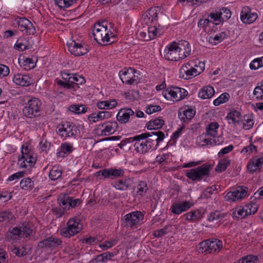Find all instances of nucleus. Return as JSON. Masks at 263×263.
<instances>
[{"label": "nucleus", "instance_id": "f257e3e1", "mask_svg": "<svg viewBox=\"0 0 263 263\" xmlns=\"http://www.w3.org/2000/svg\"><path fill=\"white\" fill-rule=\"evenodd\" d=\"M92 34L98 43L104 45H110L117 39V35L108 29L106 21L96 23L93 27Z\"/></svg>", "mask_w": 263, "mask_h": 263}, {"label": "nucleus", "instance_id": "f03ea898", "mask_svg": "<svg viewBox=\"0 0 263 263\" xmlns=\"http://www.w3.org/2000/svg\"><path fill=\"white\" fill-rule=\"evenodd\" d=\"M212 166L211 164H203L197 167L186 171V177L195 182L206 181V178L210 176Z\"/></svg>", "mask_w": 263, "mask_h": 263}, {"label": "nucleus", "instance_id": "7ed1b4c3", "mask_svg": "<svg viewBox=\"0 0 263 263\" xmlns=\"http://www.w3.org/2000/svg\"><path fill=\"white\" fill-rule=\"evenodd\" d=\"M42 110V102L40 100L32 97L25 104L23 114L28 119H35L41 116Z\"/></svg>", "mask_w": 263, "mask_h": 263}, {"label": "nucleus", "instance_id": "20e7f679", "mask_svg": "<svg viewBox=\"0 0 263 263\" xmlns=\"http://www.w3.org/2000/svg\"><path fill=\"white\" fill-rule=\"evenodd\" d=\"M57 133L65 139L68 137L77 138L80 134L79 126L70 122L60 124L57 127Z\"/></svg>", "mask_w": 263, "mask_h": 263}, {"label": "nucleus", "instance_id": "39448f33", "mask_svg": "<svg viewBox=\"0 0 263 263\" xmlns=\"http://www.w3.org/2000/svg\"><path fill=\"white\" fill-rule=\"evenodd\" d=\"M83 229L80 220L77 217L70 218L67 223V226L60 231L61 235L70 238L79 233Z\"/></svg>", "mask_w": 263, "mask_h": 263}, {"label": "nucleus", "instance_id": "423d86ee", "mask_svg": "<svg viewBox=\"0 0 263 263\" xmlns=\"http://www.w3.org/2000/svg\"><path fill=\"white\" fill-rule=\"evenodd\" d=\"M198 251L199 253H212L219 252L222 247L221 240L215 239L214 241L206 240L199 243Z\"/></svg>", "mask_w": 263, "mask_h": 263}, {"label": "nucleus", "instance_id": "0eeeda50", "mask_svg": "<svg viewBox=\"0 0 263 263\" xmlns=\"http://www.w3.org/2000/svg\"><path fill=\"white\" fill-rule=\"evenodd\" d=\"M62 244V241L60 238L51 236L40 241L37 245V248L42 251H52L58 247H61Z\"/></svg>", "mask_w": 263, "mask_h": 263}, {"label": "nucleus", "instance_id": "6e6552de", "mask_svg": "<svg viewBox=\"0 0 263 263\" xmlns=\"http://www.w3.org/2000/svg\"><path fill=\"white\" fill-rule=\"evenodd\" d=\"M144 215L140 211H135L126 214L122 219L124 227L133 228L139 224L140 220H143Z\"/></svg>", "mask_w": 263, "mask_h": 263}, {"label": "nucleus", "instance_id": "1a4fd4ad", "mask_svg": "<svg viewBox=\"0 0 263 263\" xmlns=\"http://www.w3.org/2000/svg\"><path fill=\"white\" fill-rule=\"evenodd\" d=\"M187 95L188 92L185 89L178 87H173L171 89H166L163 91V95L165 99L174 101H180Z\"/></svg>", "mask_w": 263, "mask_h": 263}, {"label": "nucleus", "instance_id": "9d476101", "mask_svg": "<svg viewBox=\"0 0 263 263\" xmlns=\"http://www.w3.org/2000/svg\"><path fill=\"white\" fill-rule=\"evenodd\" d=\"M248 188L245 186H238L233 191H230L224 196L226 200L235 202L241 200L248 196Z\"/></svg>", "mask_w": 263, "mask_h": 263}, {"label": "nucleus", "instance_id": "9b49d317", "mask_svg": "<svg viewBox=\"0 0 263 263\" xmlns=\"http://www.w3.org/2000/svg\"><path fill=\"white\" fill-rule=\"evenodd\" d=\"M71 79V83L64 82L63 81L61 80H56V82L58 85L63 87L64 88L72 89L73 90H76L77 89L79 88V85H82L85 83V79L84 78L76 73H73Z\"/></svg>", "mask_w": 263, "mask_h": 263}, {"label": "nucleus", "instance_id": "f8f14e48", "mask_svg": "<svg viewBox=\"0 0 263 263\" xmlns=\"http://www.w3.org/2000/svg\"><path fill=\"white\" fill-rule=\"evenodd\" d=\"M15 22L18 25L20 31L24 33L31 35L35 32V29L31 22L25 17H17L15 18Z\"/></svg>", "mask_w": 263, "mask_h": 263}, {"label": "nucleus", "instance_id": "ddd939ff", "mask_svg": "<svg viewBox=\"0 0 263 263\" xmlns=\"http://www.w3.org/2000/svg\"><path fill=\"white\" fill-rule=\"evenodd\" d=\"M149 136L147 134H141L135 136V143L134 145L135 150L140 154H145L149 151L145 139Z\"/></svg>", "mask_w": 263, "mask_h": 263}, {"label": "nucleus", "instance_id": "4468645a", "mask_svg": "<svg viewBox=\"0 0 263 263\" xmlns=\"http://www.w3.org/2000/svg\"><path fill=\"white\" fill-rule=\"evenodd\" d=\"M136 72V70L134 68L129 67L121 70L119 72V76L123 83L133 85L136 81L135 79Z\"/></svg>", "mask_w": 263, "mask_h": 263}, {"label": "nucleus", "instance_id": "2eb2a0df", "mask_svg": "<svg viewBox=\"0 0 263 263\" xmlns=\"http://www.w3.org/2000/svg\"><path fill=\"white\" fill-rule=\"evenodd\" d=\"M58 202L60 206L64 208H76L80 205L82 201L79 199H73L66 194L61 195L58 199Z\"/></svg>", "mask_w": 263, "mask_h": 263}, {"label": "nucleus", "instance_id": "dca6fc26", "mask_svg": "<svg viewBox=\"0 0 263 263\" xmlns=\"http://www.w3.org/2000/svg\"><path fill=\"white\" fill-rule=\"evenodd\" d=\"M177 42H173L169 44L164 50V58L168 61H179L178 54Z\"/></svg>", "mask_w": 263, "mask_h": 263}, {"label": "nucleus", "instance_id": "f3484780", "mask_svg": "<svg viewBox=\"0 0 263 263\" xmlns=\"http://www.w3.org/2000/svg\"><path fill=\"white\" fill-rule=\"evenodd\" d=\"M68 51L75 56L79 57L87 53L88 50L85 46L81 43L72 41L70 43L67 44Z\"/></svg>", "mask_w": 263, "mask_h": 263}, {"label": "nucleus", "instance_id": "a211bd4d", "mask_svg": "<svg viewBox=\"0 0 263 263\" xmlns=\"http://www.w3.org/2000/svg\"><path fill=\"white\" fill-rule=\"evenodd\" d=\"M247 168L251 173H254L257 170L260 172L263 168V153H260L251 159L248 164Z\"/></svg>", "mask_w": 263, "mask_h": 263}, {"label": "nucleus", "instance_id": "6ab92c4d", "mask_svg": "<svg viewBox=\"0 0 263 263\" xmlns=\"http://www.w3.org/2000/svg\"><path fill=\"white\" fill-rule=\"evenodd\" d=\"M177 51L179 57V60L184 59L191 53V46L190 43L185 40H181L177 42Z\"/></svg>", "mask_w": 263, "mask_h": 263}, {"label": "nucleus", "instance_id": "aec40b11", "mask_svg": "<svg viewBox=\"0 0 263 263\" xmlns=\"http://www.w3.org/2000/svg\"><path fill=\"white\" fill-rule=\"evenodd\" d=\"M258 15L255 12H252L249 7H243L240 14L241 21L245 24H251L257 18Z\"/></svg>", "mask_w": 263, "mask_h": 263}, {"label": "nucleus", "instance_id": "412c9836", "mask_svg": "<svg viewBox=\"0 0 263 263\" xmlns=\"http://www.w3.org/2000/svg\"><path fill=\"white\" fill-rule=\"evenodd\" d=\"M192 204L187 201H184L180 203H174L172 204L171 210L172 213L175 214L179 215L183 212L189 209Z\"/></svg>", "mask_w": 263, "mask_h": 263}, {"label": "nucleus", "instance_id": "4be33fe9", "mask_svg": "<svg viewBox=\"0 0 263 263\" xmlns=\"http://www.w3.org/2000/svg\"><path fill=\"white\" fill-rule=\"evenodd\" d=\"M134 114L135 112L131 108H121L117 115V119L122 124L126 123L129 121L130 117Z\"/></svg>", "mask_w": 263, "mask_h": 263}, {"label": "nucleus", "instance_id": "5701e85b", "mask_svg": "<svg viewBox=\"0 0 263 263\" xmlns=\"http://www.w3.org/2000/svg\"><path fill=\"white\" fill-rule=\"evenodd\" d=\"M99 126L104 128L101 132V135L107 136L115 133L118 128V124L117 121L108 122L105 123H102Z\"/></svg>", "mask_w": 263, "mask_h": 263}, {"label": "nucleus", "instance_id": "b1692460", "mask_svg": "<svg viewBox=\"0 0 263 263\" xmlns=\"http://www.w3.org/2000/svg\"><path fill=\"white\" fill-rule=\"evenodd\" d=\"M125 172L124 170L122 168H111L109 169H104L102 172V176L104 178L110 179H115L119 177H123Z\"/></svg>", "mask_w": 263, "mask_h": 263}, {"label": "nucleus", "instance_id": "393cba45", "mask_svg": "<svg viewBox=\"0 0 263 263\" xmlns=\"http://www.w3.org/2000/svg\"><path fill=\"white\" fill-rule=\"evenodd\" d=\"M132 180L129 178L125 177L112 182L111 185L118 190L126 191L130 186Z\"/></svg>", "mask_w": 263, "mask_h": 263}, {"label": "nucleus", "instance_id": "a878e982", "mask_svg": "<svg viewBox=\"0 0 263 263\" xmlns=\"http://www.w3.org/2000/svg\"><path fill=\"white\" fill-rule=\"evenodd\" d=\"M13 81L17 85L28 86L32 82L31 78L28 75L18 73L13 78Z\"/></svg>", "mask_w": 263, "mask_h": 263}, {"label": "nucleus", "instance_id": "bb28decb", "mask_svg": "<svg viewBox=\"0 0 263 263\" xmlns=\"http://www.w3.org/2000/svg\"><path fill=\"white\" fill-rule=\"evenodd\" d=\"M29 157L21 156L18 160V164L20 167L26 168L28 166H33L36 162V158L35 154L28 156Z\"/></svg>", "mask_w": 263, "mask_h": 263}, {"label": "nucleus", "instance_id": "cd10ccee", "mask_svg": "<svg viewBox=\"0 0 263 263\" xmlns=\"http://www.w3.org/2000/svg\"><path fill=\"white\" fill-rule=\"evenodd\" d=\"M74 148L72 144L65 142L61 145L57 155L58 157L64 158L71 154Z\"/></svg>", "mask_w": 263, "mask_h": 263}, {"label": "nucleus", "instance_id": "c85d7f7f", "mask_svg": "<svg viewBox=\"0 0 263 263\" xmlns=\"http://www.w3.org/2000/svg\"><path fill=\"white\" fill-rule=\"evenodd\" d=\"M215 93V90L213 87L206 86L201 89L198 92V96L202 99L211 98Z\"/></svg>", "mask_w": 263, "mask_h": 263}, {"label": "nucleus", "instance_id": "c756f323", "mask_svg": "<svg viewBox=\"0 0 263 263\" xmlns=\"http://www.w3.org/2000/svg\"><path fill=\"white\" fill-rule=\"evenodd\" d=\"M118 105L116 100L112 99L111 100L101 101L97 103V107L100 109H111L116 107Z\"/></svg>", "mask_w": 263, "mask_h": 263}, {"label": "nucleus", "instance_id": "7c9ffc66", "mask_svg": "<svg viewBox=\"0 0 263 263\" xmlns=\"http://www.w3.org/2000/svg\"><path fill=\"white\" fill-rule=\"evenodd\" d=\"M164 121L161 119L156 118L151 120L146 124L147 128L148 130H158L161 128L164 124Z\"/></svg>", "mask_w": 263, "mask_h": 263}, {"label": "nucleus", "instance_id": "2f4dec72", "mask_svg": "<svg viewBox=\"0 0 263 263\" xmlns=\"http://www.w3.org/2000/svg\"><path fill=\"white\" fill-rule=\"evenodd\" d=\"M165 138V136L160 135V137H159L157 138V142L156 141L155 139H152L148 137L146 138L145 139V142L147 143V146H148L147 148L148 149V151L150 149L152 150H156L157 147H158L160 142L163 141Z\"/></svg>", "mask_w": 263, "mask_h": 263}, {"label": "nucleus", "instance_id": "473e14b6", "mask_svg": "<svg viewBox=\"0 0 263 263\" xmlns=\"http://www.w3.org/2000/svg\"><path fill=\"white\" fill-rule=\"evenodd\" d=\"M6 239L8 241H12L22 237L20 226L14 227L11 230H9L6 234Z\"/></svg>", "mask_w": 263, "mask_h": 263}, {"label": "nucleus", "instance_id": "72a5a7b5", "mask_svg": "<svg viewBox=\"0 0 263 263\" xmlns=\"http://www.w3.org/2000/svg\"><path fill=\"white\" fill-rule=\"evenodd\" d=\"M20 185L23 190L27 191H30L34 187V181L29 177L22 179L20 183Z\"/></svg>", "mask_w": 263, "mask_h": 263}, {"label": "nucleus", "instance_id": "f704fd0d", "mask_svg": "<svg viewBox=\"0 0 263 263\" xmlns=\"http://www.w3.org/2000/svg\"><path fill=\"white\" fill-rule=\"evenodd\" d=\"M230 164L231 161L227 158L221 159L219 160L215 170L217 173H221L224 171Z\"/></svg>", "mask_w": 263, "mask_h": 263}, {"label": "nucleus", "instance_id": "c9c22d12", "mask_svg": "<svg viewBox=\"0 0 263 263\" xmlns=\"http://www.w3.org/2000/svg\"><path fill=\"white\" fill-rule=\"evenodd\" d=\"M232 217L234 219H243L248 216L245 206L241 208L239 207L234 211L232 214Z\"/></svg>", "mask_w": 263, "mask_h": 263}, {"label": "nucleus", "instance_id": "e433bc0d", "mask_svg": "<svg viewBox=\"0 0 263 263\" xmlns=\"http://www.w3.org/2000/svg\"><path fill=\"white\" fill-rule=\"evenodd\" d=\"M69 110L75 114H83L87 111V107L84 105H71L69 106Z\"/></svg>", "mask_w": 263, "mask_h": 263}, {"label": "nucleus", "instance_id": "4c0bfd02", "mask_svg": "<svg viewBox=\"0 0 263 263\" xmlns=\"http://www.w3.org/2000/svg\"><path fill=\"white\" fill-rule=\"evenodd\" d=\"M241 116L240 112L236 110H233L228 114L226 118L228 120H231L233 123L235 124L236 123H239L241 119Z\"/></svg>", "mask_w": 263, "mask_h": 263}, {"label": "nucleus", "instance_id": "58836bf2", "mask_svg": "<svg viewBox=\"0 0 263 263\" xmlns=\"http://www.w3.org/2000/svg\"><path fill=\"white\" fill-rule=\"evenodd\" d=\"M253 95L255 96L256 100H263V80L257 83L254 89Z\"/></svg>", "mask_w": 263, "mask_h": 263}, {"label": "nucleus", "instance_id": "ea45409f", "mask_svg": "<svg viewBox=\"0 0 263 263\" xmlns=\"http://www.w3.org/2000/svg\"><path fill=\"white\" fill-rule=\"evenodd\" d=\"M144 20L147 18L151 22L157 21L158 20V13L156 8H150L144 15Z\"/></svg>", "mask_w": 263, "mask_h": 263}, {"label": "nucleus", "instance_id": "a19ab883", "mask_svg": "<svg viewBox=\"0 0 263 263\" xmlns=\"http://www.w3.org/2000/svg\"><path fill=\"white\" fill-rule=\"evenodd\" d=\"M219 124L217 122H212L206 127V133L212 137H215L217 134V129L219 128Z\"/></svg>", "mask_w": 263, "mask_h": 263}, {"label": "nucleus", "instance_id": "79ce46f5", "mask_svg": "<svg viewBox=\"0 0 263 263\" xmlns=\"http://www.w3.org/2000/svg\"><path fill=\"white\" fill-rule=\"evenodd\" d=\"M148 190V187L146 182L140 181L137 186V194L143 196Z\"/></svg>", "mask_w": 263, "mask_h": 263}, {"label": "nucleus", "instance_id": "37998d69", "mask_svg": "<svg viewBox=\"0 0 263 263\" xmlns=\"http://www.w3.org/2000/svg\"><path fill=\"white\" fill-rule=\"evenodd\" d=\"M62 172L57 166H53L49 173V177L52 180H55L62 176Z\"/></svg>", "mask_w": 263, "mask_h": 263}, {"label": "nucleus", "instance_id": "c03bdc74", "mask_svg": "<svg viewBox=\"0 0 263 263\" xmlns=\"http://www.w3.org/2000/svg\"><path fill=\"white\" fill-rule=\"evenodd\" d=\"M230 98V96L228 93L224 92L214 100L213 104L215 106H218L221 104L226 103L229 101Z\"/></svg>", "mask_w": 263, "mask_h": 263}, {"label": "nucleus", "instance_id": "a18cd8bd", "mask_svg": "<svg viewBox=\"0 0 263 263\" xmlns=\"http://www.w3.org/2000/svg\"><path fill=\"white\" fill-rule=\"evenodd\" d=\"M22 237H27L30 235L32 232V230L30 229L28 223H23L20 226Z\"/></svg>", "mask_w": 263, "mask_h": 263}, {"label": "nucleus", "instance_id": "49530a36", "mask_svg": "<svg viewBox=\"0 0 263 263\" xmlns=\"http://www.w3.org/2000/svg\"><path fill=\"white\" fill-rule=\"evenodd\" d=\"M258 260L257 256L253 255H248L240 258L238 263H256Z\"/></svg>", "mask_w": 263, "mask_h": 263}, {"label": "nucleus", "instance_id": "de8ad7c7", "mask_svg": "<svg viewBox=\"0 0 263 263\" xmlns=\"http://www.w3.org/2000/svg\"><path fill=\"white\" fill-rule=\"evenodd\" d=\"M195 115V110L191 108H189L183 111L182 115L181 113L179 114V117L181 119L184 120L191 119Z\"/></svg>", "mask_w": 263, "mask_h": 263}, {"label": "nucleus", "instance_id": "09e8293b", "mask_svg": "<svg viewBox=\"0 0 263 263\" xmlns=\"http://www.w3.org/2000/svg\"><path fill=\"white\" fill-rule=\"evenodd\" d=\"M226 33L224 32H221L219 34H216L214 37H210L209 42L214 45L221 42L226 37Z\"/></svg>", "mask_w": 263, "mask_h": 263}, {"label": "nucleus", "instance_id": "8fccbe9b", "mask_svg": "<svg viewBox=\"0 0 263 263\" xmlns=\"http://www.w3.org/2000/svg\"><path fill=\"white\" fill-rule=\"evenodd\" d=\"M226 214L221 213L219 211H216L214 212H211L208 216V220L210 221H214L219 219H223L225 217Z\"/></svg>", "mask_w": 263, "mask_h": 263}, {"label": "nucleus", "instance_id": "3c124183", "mask_svg": "<svg viewBox=\"0 0 263 263\" xmlns=\"http://www.w3.org/2000/svg\"><path fill=\"white\" fill-rule=\"evenodd\" d=\"M258 208V205L252 201L245 206V209L248 215L255 214L257 211Z\"/></svg>", "mask_w": 263, "mask_h": 263}, {"label": "nucleus", "instance_id": "603ef678", "mask_svg": "<svg viewBox=\"0 0 263 263\" xmlns=\"http://www.w3.org/2000/svg\"><path fill=\"white\" fill-rule=\"evenodd\" d=\"M197 76H198L197 70L195 69L194 66H192L191 69L188 70L187 72H185V74L180 75V78L184 80H189Z\"/></svg>", "mask_w": 263, "mask_h": 263}, {"label": "nucleus", "instance_id": "864d4df0", "mask_svg": "<svg viewBox=\"0 0 263 263\" xmlns=\"http://www.w3.org/2000/svg\"><path fill=\"white\" fill-rule=\"evenodd\" d=\"M187 220H195L200 217V212L199 211H192L184 215Z\"/></svg>", "mask_w": 263, "mask_h": 263}, {"label": "nucleus", "instance_id": "5fc2aeb1", "mask_svg": "<svg viewBox=\"0 0 263 263\" xmlns=\"http://www.w3.org/2000/svg\"><path fill=\"white\" fill-rule=\"evenodd\" d=\"M13 215L11 212L8 211L0 212V222L9 221L12 219Z\"/></svg>", "mask_w": 263, "mask_h": 263}, {"label": "nucleus", "instance_id": "6e6d98bb", "mask_svg": "<svg viewBox=\"0 0 263 263\" xmlns=\"http://www.w3.org/2000/svg\"><path fill=\"white\" fill-rule=\"evenodd\" d=\"M261 67H263V57L260 58L254 59L250 64V68L252 70H255Z\"/></svg>", "mask_w": 263, "mask_h": 263}, {"label": "nucleus", "instance_id": "4d7b16f0", "mask_svg": "<svg viewBox=\"0 0 263 263\" xmlns=\"http://www.w3.org/2000/svg\"><path fill=\"white\" fill-rule=\"evenodd\" d=\"M196 66L194 60H191L189 62L184 64L179 70V76L185 74L188 70L191 69L192 66Z\"/></svg>", "mask_w": 263, "mask_h": 263}, {"label": "nucleus", "instance_id": "13d9d810", "mask_svg": "<svg viewBox=\"0 0 263 263\" xmlns=\"http://www.w3.org/2000/svg\"><path fill=\"white\" fill-rule=\"evenodd\" d=\"M148 37L150 40L154 39L157 36L160 35L159 30L156 26H151L148 28Z\"/></svg>", "mask_w": 263, "mask_h": 263}, {"label": "nucleus", "instance_id": "bf43d9fd", "mask_svg": "<svg viewBox=\"0 0 263 263\" xmlns=\"http://www.w3.org/2000/svg\"><path fill=\"white\" fill-rule=\"evenodd\" d=\"M208 18L213 20V21H212L211 23L215 25H218L221 22V13H219V12H217L216 13L213 12L210 13L208 15Z\"/></svg>", "mask_w": 263, "mask_h": 263}, {"label": "nucleus", "instance_id": "052dcab7", "mask_svg": "<svg viewBox=\"0 0 263 263\" xmlns=\"http://www.w3.org/2000/svg\"><path fill=\"white\" fill-rule=\"evenodd\" d=\"M114 256V255L112 253L106 252L102 254L97 255V258L99 262H105L108 259H111Z\"/></svg>", "mask_w": 263, "mask_h": 263}, {"label": "nucleus", "instance_id": "680f3d73", "mask_svg": "<svg viewBox=\"0 0 263 263\" xmlns=\"http://www.w3.org/2000/svg\"><path fill=\"white\" fill-rule=\"evenodd\" d=\"M212 23L208 17L206 18H200L197 24L198 27L202 28L204 30H206L207 27L210 25Z\"/></svg>", "mask_w": 263, "mask_h": 263}, {"label": "nucleus", "instance_id": "e2e57ef3", "mask_svg": "<svg viewBox=\"0 0 263 263\" xmlns=\"http://www.w3.org/2000/svg\"><path fill=\"white\" fill-rule=\"evenodd\" d=\"M161 107L159 105H148L145 109V112L148 115L161 111Z\"/></svg>", "mask_w": 263, "mask_h": 263}, {"label": "nucleus", "instance_id": "0e129e2a", "mask_svg": "<svg viewBox=\"0 0 263 263\" xmlns=\"http://www.w3.org/2000/svg\"><path fill=\"white\" fill-rule=\"evenodd\" d=\"M11 251L13 254L18 257H23L27 254V252L25 251L24 247L19 248L18 247H15Z\"/></svg>", "mask_w": 263, "mask_h": 263}, {"label": "nucleus", "instance_id": "69168bd1", "mask_svg": "<svg viewBox=\"0 0 263 263\" xmlns=\"http://www.w3.org/2000/svg\"><path fill=\"white\" fill-rule=\"evenodd\" d=\"M117 243V240L114 239L110 241H105L104 243L100 244L99 246L103 250H105L111 248L112 247L116 245Z\"/></svg>", "mask_w": 263, "mask_h": 263}, {"label": "nucleus", "instance_id": "338daca9", "mask_svg": "<svg viewBox=\"0 0 263 263\" xmlns=\"http://www.w3.org/2000/svg\"><path fill=\"white\" fill-rule=\"evenodd\" d=\"M196 66H194L195 69L197 70L198 75L203 71L205 68V64L203 62L199 61L198 60L194 61Z\"/></svg>", "mask_w": 263, "mask_h": 263}, {"label": "nucleus", "instance_id": "774afa93", "mask_svg": "<svg viewBox=\"0 0 263 263\" xmlns=\"http://www.w3.org/2000/svg\"><path fill=\"white\" fill-rule=\"evenodd\" d=\"M9 67L4 64H0V78L6 77L9 75Z\"/></svg>", "mask_w": 263, "mask_h": 263}]
</instances>
